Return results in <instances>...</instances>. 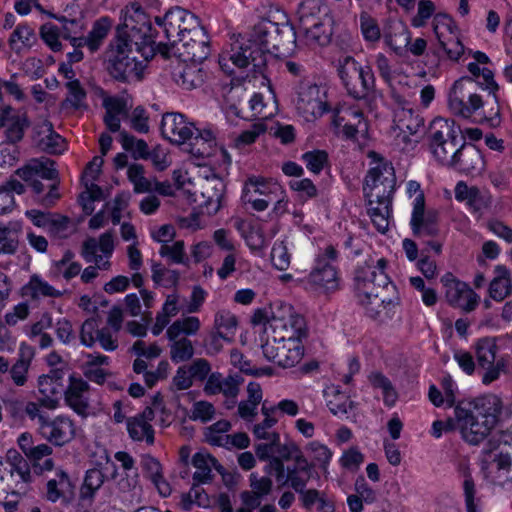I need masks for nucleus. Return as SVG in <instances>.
<instances>
[{
  "label": "nucleus",
  "mask_w": 512,
  "mask_h": 512,
  "mask_svg": "<svg viewBox=\"0 0 512 512\" xmlns=\"http://www.w3.org/2000/svg\"><path fill=\"white\" fill-rule=\"evenodd\" d=\"M278 23L263 19L254 25L246 41L236 40L231 44L229 51L223 52L219 57L222 70L231 75L234 70L228 62L235 67L244 69L252 67L253 73L264 76L267 59L273 50V36L277 32Z\"/></svg>",
  "instance_id": "nucleus-1"
},
{
  "label": "nucleus",
  "mask_w": 512,
  "mask_h": 512,
  "mask_svg": "<svg viewBox=\"0 0 512 512\" xmlns=\"http://www.w3.org/2000/svg\"><path fill=\"white\" fill-rule=\"evenodd\" d=\"M501 409V400L495 395L459 402L455 417L462 438L472 445L481 443L497 424Z\"/></svg>",
  "instance_id": "nucleus-2"
},
{
  "label": "nucleus",
  "mask_w": 512,
  "mask_h": 512,
  "mask_svg": "<svg viewBox=\"0 0 512 512\" xmlns=\"http://www.w3.org/2000/svg\"><path fill=\"white\" fill-rule=\"evenodd\" d=\"M395 185L394 168L387 163H379L371 168L365 177L363 191L367 199V212L373 225L381 233L386 232L389 227Z\"/></svg>",
  "instance_id": "nucleus-3"
},
{
  "label": "nucleus",
  "mask_w": 512,
  "mask_h": 512,
  "mask_svg": "<svg viewBox=\"0 0 512 512\" xmlns=\"http://www.w3.org/2000/svg\"><path fill=\"white\" fill-rule=\"evenodd\" d=\"M122 13L123 23L117 28L118 35L115 40L134 45L145 60L153 58L157 44L151 34V23L142 6L137 2L130 3Z\"/></svg>",
  "instance_id": "nucleus-4"
},
{
  "label": "nucleus",
  "mask_w": 512,
  "mask_h": 512,
  "mask_svg": "<svg viewBox=\"0 0 512 512\" xmlns=\"http://www.w3.org/2000/svg\"><path fill=\"white\" fill-rule=\"evenodd\" d=\"M459 133L460 130L453 120L442 117L433 119L428 127L429 150L434 158L446 167L453 163L454 156L464 141Z\"/></svg>",
  "instance_id": "nucleus-5"
},
{
  "label": "nucleus",
  "mask_w": 512,
  "mask_h": 512,
  "mask_svg": "<svg viewBox=\"0 0 512 512\" xmlns=\"http://www.w3.org/2000/svg\"><path fill=\"white\" fill-rule=\"evenodd\" d=\"M264 334L266 338L277 339V341L302 342V339L308 336V328L304 317L290 304L279 303L275 305L271 317L265 323Z\"/></svg>",
  "instance_id": "nucleus-6"
},
{
  "label": "nucleus",
  "mask_w": 512,
  "mask_h": 512,
  "mask_svg": "<svg viewBox=\"0 0 512 512\" xmlns=\"http://www.w3.org/2000/svg\"><path fill=\"white\" fill-rule=\"evenodd\" d=\"M135 46L126 42L115 40L111 43V54L107 60V71L110 76L120 82L140 81L145 69V60L137 59Z\"/></svg>",
  "instance_id": "nucleus-7"
},
{
  "label": "nucleus",
  "mask_w": 512,
  "mask_h": 512,
  "mask_svg": "<svg viewBox=\"0 0 512 512\" xmlns=\"http://www.w3.org/2000/svg\"><path fill=\"white\" fill-rule=\"evenodd\" d=\"M338 74L351 97L371 102L375 78L369 66H361L353 57L345 56L339 60Z\"/></svg>",
  "instance_id": "nucleus-8"
},
{
  "label": "nucleus",
  "mask_w": 512,
  "mask_h": 512,
  "mask_svg": "<svg viewBox=\"0 0 512 512\" xmlns=\"http://www.w3.org/2000/svg\"><path fill=\"white\" fill-rule=\"evenodd\" d=\"M164 58L172 55L181 62H203L210 54L209 39L205 29L202 36L186 35L170 42L157 44V51Z\"/></svg>",
  "instance_id": "nucleus-9"
},
{
  "label": "nucleus",
  "mask_w": 512,
  "mask_h": 512,
  "mask_svg": "<svg viewBox=\"0 0 512 512\" xmlns=\"http://www.w3.org/2000/svg\"><path fill=\"white\" fill-rule=\"evenodd\" d=\"M326 98L323 86L304 80L297 87L296 110L306 121H314L328 111Z\"/></svg>",
  "instance_id": "nucleus-10"
},
{
  "label": "nucleus",
  "mask_w": 512,
  "mask_h": 512,
  "mask_svg": "<svg viewBox=\"0 0 512 512\" xmlns=\"http://www.w3.org/2000/svg\"><path fill=\"white\" fill-rule=\"evenodd\" d=\"M476 82L469 76L457 80L449 93V109L456 116L469 118L483 106L482 98L473 92Z\"/></svg>",
  "instance_id": "nucleus-11"
},
{
  "label": "nucleus",
  "mask_w": 512,
  "mask_h": 512,
  "mask_svg": "<svg viewBox=\"0 0 512 512\" xmlns=\"http://www.w3.org/2000/svg\"><path fill=\"white\" fill-rule=\"evenodd\" d=\"M163 28L167 42L186 35L202 36L204 30L198 17L181 7L172 8L164 15Z\"/></svg>",
  "instance_id": "nucleus-12"
},
{
  "label": "nucleus",
  "mask_w": 512,
  "mask_h": 512,
  "mask_svg": "<svg viewBox=\"0 0 512 512\" xmlns=\"http://www.w3.org/2000/svg\"><path fill=\"white\" fill-rule=\"evenodd\" d=\"M264 357L280 367L291 368L298 364L304 355V346L300 341H277L266 338L262 344Z\"/></svg>",
  "instance_id": "nucleus-13"
},
{
  "label": "nucleus",
  "mask_w": 512,
  "mask_h": 512,
  "mask_svg": "<svg viewBox=\"0 0 512 512\" xmlns=\"http://www.w3.org/2000/svg\"><path fill=\"white\" fill-rule=\"evenodd\" d=\"M385 272H377L375 267L369 262H365L355 270L354 288L360 304L365 307L370 303L371 298L381 291L383 284L387 283Z\"/></svg>",
  "instance_id": "nucleus-14"
},
{
  "label": "nucleus",
  "mask_w": 512,
  "mask_h": 512,
  "mask_svg": "<svg viewBox=\"0 0 512 512\" xmlns=\"http://www.w3.org/2000/svg\"><path fill=\"white\" fill-rule=\"evenodd\" d=\"M66 371L63 368H52L48 374L38 377V392L42 404L47 410H55L65 390L64 378Z\"/></svg>",
  "instance_id": "nucleus-15"
},
{
  "label": "nucleus",
  "mask_w": 512,
  "mask_h": 512,
  "mask_svg": "<svg viewBox=\"0 0 512 512\" xmlns=\"http://www.w3.org/2000/svg\"><path fill=\"white\" fill-rule=\"evenodd\" d=\"M299 31L309 32L316 25L323 26L322 41L328 34V25H333V20L329 16L326 7H323L319 0H304L298 8Z\"/></svg>",
  "instance_id": "nucleus-16"
},
{
  "label": "nucleus",
  "mask_w": 512,
  "mask_h": 512,
  "mask_svg": "<svg viewBox=\"0 0 512 512\" xmlns=\"http://www.w3.org/2000/svg\"><path fill=\"white\" fill-rule=\"evenodd\" d=\"M37 432L49 443L61 447L75 438L76 427L68 416L58 415L54 418L49 416L42 427H37Z\"/></svg>",
  "instance_id": "nucleus-17"
},
{
  "label": "nucleus",
  "mask_w": 512,
  "mask_h": 512,
  "mask_svg": "<svg viewBox=\"0 0 512 512\" xmlns=\"http://www.w3.org/2000/svg\"><path fill=\"white\" fill-rule=\"evenodd\" d=\"M303 282L306 289L321 293L333 292L339 287L338 272L324 258H317L315 267Z\"/></svg>",
  "instance_id": "nucleus-18"
},
{
  "label": "nucleus",
  "mask_w": 512,
  "mask_h": 512,
  "mask_svg": "<svg viewBox=\"0 0 512 512\" xmlns=\"http://www.w3.org/2000/svg\"><path fill=\"white\" fill-rule=\"evenodd\" d=\"M400 298L397 289L387 277V283L383 284L381 291L375 293L370 303L364 307L367 314L373 319H384L389 317L393 309L399 305Z\"/></svg>",
  "instance_id": "nucleus-19"
},
{
  "label": "nucleus",
  "mask_w": 512,
  "mask_h": 512,
  "mask_svg": "<svg viewBox=\"0 0 512 512\" xmlns=\"http://www.w3.org/2000/svg\"><path fill=\"white\" fill-rule=\"evenodd\" d=\"M448 167L467 175H477L484 170L485 161L481 151L475 145L463 141L454 156L453 163Z\"/></svg>",
  "instance_id": "nucleus-20"
},
{
  "label": "nucleus",
  "mask_w": 512,
  "mask_h": 512,
  "mask_svg": "<svg viewBox=\"0 0 512 512\" xmlns=\"http://www.w3.org/2000/svg\"><path fill=\"white\" fill-rule=\"evenodd\" d=\"M161 133L171 143L181 145L191 138L194 126L181 113H165L161 121Z\"/></svg>",
  "instance_id": "nucleus-21"
},
{
  "label": "nucleus",
  "mask_w": 512,
  "mask_h": 512,
  "mask_svg": "<svg viewBox=\"0 0 512 512\" xmlns=\"http://www.w3.org/2000/svg\"><path fill=\"white\" fill-rule=\"evenodd\" d=\"M14 175H17L23 181L34 180V178L52 182L60 181L55 162L45 157L29 160L24 166L18 168Z\"/></svg>",
  "instance_id": "nucleus-22"
},
{
  "label": "nucleus",
  "mask_w": 512,
  "mask_h": 512,
  "mask_svg": "<svg viewBox=\"0 0 512 512\" xmlns=\"http://www.w3.org/2000/svg\"><path fill=\"white\" fill-rule=\"evenodd\" d=\"M243 377L239 373L229 374L226 377L220 372H213L209 375L203 391L208 396L223 395L232 397L240 393L243 384Z\"/></svg>",
  "instance_id": "nucleus-23"
},
{
  "label": "nucleus",
  "mask_w": 512,
  "mask_h": 512,
  "mask_svg": "<svg viewBox=\"0 0 512 512\" xmlns=\"http://www.w3.org/2000/svg\"><path fill=\"white\" fill-rule=\"evenodd\" d=\"M337 128H342L343 135L347 139H355L358 133H366L368 124L363 118V112L355 108L338 110L333 119Z\"/></svg>",
  "instance_id": "nucleus-24"
},
{
  "label": "nucleus",
  "mask_w": 512,
  "mask_h": 512,
  "mask_svg": "<svg viewBox=\"0 0 512 512\" xmlns=\"http://www.w3.org/2000/svg\"><path fill=\"white\" fill-rule=\"evenodd\" d=\"M105 474L100 468H92L86 471L83 483L79 491L78 505L82 510L78 512H89L93 505L96 492L103 486Z\"/></svg>",
  "instance_id": "nucleus-25"
},
{
  "label": "nucleus",
  "mask_w": 512,
  "mask_h": 512,
  "mask_svg": "<svg viewBox=\"0 0 512 512\" xmlns=\"http://www.w3.org/2000/svg\"><path fill=\"white\" fill-rule=\"evenodd\" d=\"M154 410L146 407L140 414L127 419V430L134 441L145 440L147 444L154 443V429L150 422L154 419Z\"/></svg>",
  "instance_id": "nucleus-26"
},
{
  "label": "nucleus",
  "mask_w": 512,
  "mask_h": 512,
  "mask_svg": "<svg viewBox=\"0 0 512 512\" xmlns=\"http://www.w3.org/2000/svg\"><path fill=\"white\" fill-rule=\"evenodd\" d=\"M446 298L450 305L458 307L465 312L473 311L479 304V296L468 284L461 281H452L446 290Z\"/></svg>",
  "instance_id": "nucleus-27"
},
{
  "label": "nucleus",
  "mask_w": 512,
  "mask_h": 512,
  "mask_svg": "<svg viewBox=\"0 0 512 512\" xmlns=\"http://www.w3.org/2000/svg\"><path fill=\"white\" fill-rule=\"evenodd\" d=\"M88 389L89 385L86 381L71 375L69 377V385L63 392L66 404L77 414L82 416L87 414L89 407L87 397Z\"/></svg>",
  "instance_id": "nucleus-28"
},
{
  "label": "nucleus",
  "mask_w": 512,
  "mask_h": 512,
  "mask_svg": "<svg viewBox=\"0 0 512 512\" xmlns=\"http://www.w3.org/2000/svg\"><path fill=\"white\" fill-rule=\"evenodd\" d=\"M202 62H182L173 72L175 82L185 90H192L203 85L206 72L200 66Z\"/></svg>",
  "instance_id": "nucleus-29"
},
{
  "label": "nucleus",
  "mask_w": 512,
  "mask_h": 512,
  "mask_svg": "<svg viewBox=\"0 0 512 512\" xmlns=\"http://www.w3.org/2000/svg\"><path fill=\"white\" fill-rule=\"evenodd\" d=\"M384 39L386 44L400 57L407 55V46L411 40V34L407 25L399 20L389 21Z\"/></svg>",
  "instance_id": "nucleus-30"
},
{
  "label": "nucleus",
  "mask_w": 512,
  "mask_h": 512,
  "mask_svg": "<svg viewBox=\"0 0 512 512\" xmlns=\"http://www.w3.org/2000/svg\"><path fill=\"white\" fill-rule=\"evenodd\" d=\"M313 465L308 462L302 453L294 457V464L287 466L286 479L283 485L289 484L296 492H302L312 475Z\"/></svg>",
  "instance_id": "nucleus-31"
},
{
  "label": "nucleus",
  "mask_w": 512,
  "mask_h": 512,
  "mask_svg": "<svg viewBox=\"0 0 512 512\" xmlns=\"http://www.w3.org/2000/svg\"><path fill=\"white\" fill-rule=\"evenodd\" d=\"M192 465L196 469L192 476L194 485L212 482L214 478L213 468L219 473H222L224 469L215 457L206 452L195 453L192 457Z\"/></svg>",
  "instance_id": "nucleus-32"
},
{
  "label": "nucleus",
  "mask_w": 512,
  "mask_h": 512,
  "mask_svg": "<svg viewBox=\"0 0 512 512\" xmlns=\"http://www.w3.org/2000/svg\"><path fill=\"white\" fill-rule=\"evenodd\" d=\"M128 179L134 185V191L137 193H145L157 191L160 194H168L167 190L170 189L168 182H157L155 179L151 180L144 176V167L141 164H132L127 171Z\"/></svg>",
  "instance_id": "nucleus-33"
},
{
  "label": "nucleus",
  "mask_w": 512,
  "mask_h": 512,
  "mask_svg": "<svg viewBox=\"0 0 512 512\" xmlns=\"http://www.w3.org/2000/svg\"><path fill=\"white\" fill-rule=\"evenodd\" d=\"M188 152L196 158H207L215 150V138L211 131L194 128L191 138H187Z\"/></svg>",
  "instance_id": "nucleus-34"
},
{
  "label": "nucleus",
  "mask_w": 512,
  "mask_h": 512,
  "mask_svg": "<svg viewBox=\"0 0 512 512\" xmlns=\"http://www.w3.org/2000/svg\"><path fill=\"white\" fill-rule=\"evenodd\" d=\"M225 190L226 185L220 178H213L204 185L202 206L206 209L207 214L214 215L219 211L225 196Z\"/></svg>",
  "instance_id": "nucleus-35"
},
{
  "label": "nucleus",
  "mask_w": 512,
  "mask_h": 512,
  "mask_svg": "<svg viewBox=\"0 0 512 512\" xmlns=\"http://www.w3.org/2000/svg\"><path fill=\"white\" fill-rule=\"evenodd\" d=\"M103 106L106 110L103 118L105 125L111 132L119 131L121 119L128 117L126 101L118 97H108L104 99Z\"/></svg>",
  "instance_id": "nucleus-36"
},
{
  "label": "nucleus",
  "mask_w": 512,
  "mask_h": 512,
  "mask_svg": "<svg viewBox=\"0 0 512 512\" xmlns=\"http://www.w3.org/2000/svg\"><path fill=\"white\" fill-rule=\"evenodd\" d=\"M35 356V349L23 342L20 344L18 358L10 369V375L15 385L23 386L27 382V374Z\"/></svg>",
  "instance_id": "nucleus-37"
},
{
  "label": "nucleus",
  "mask_w": 512,
  "mask_h": 512,
  "mask_svg": "<svg viewBox=\"0 0 512 512\" xmlns=\"http://www.w3.org/2000/svg\"><path fill=\"white\" fill-rule=\"evenodd\" d=\"M29 126L30 121L27 114L16 111L12 108L11 113H9L5 120V124L2 127L4 128V140L9 141L10 143L21 142L25 131Z\"/></svg>",
  "instance_id": "nucleus-38"
},
{
  "label": "nucleus",
  "mask_w": 512,
  "mask_h": 512,
  "mask_svg": "<svg viewBox=\"0 0 512 512\" xmlns=\"http://www.w3.org/2000/svg\"><path fill=\"white\" fill-rule=\"evenodd\" d=\"M22 295L30 298L31 300H39L41 298H59L63 293L47 281L42 279L39 275L33 274L28 283L22 287Z\"/></svg>",
  "instance_id": "nucleus-39"
},
{
  "label": "nucleus",
  "mask_w": 512,
  "mask_h": 512,
  "mask_svg": "<svg viewBox=\"0 0 512 512\" xmlns=\"http://www.w3.org/2000/svg\"><path fill=\"white\" fill-rule=\"evenodd\" d=\"M142 469L157 488L160 495L167 497L171 494V486L164 479L162 473V465L151 455H144L141 458Z\"/></svg>",
  "instance_id": "nucleus-40"
},
{
  "label": "nucleus",
  "mask_w": 512,
  "mask_h": 512,
  "mask_svg": "<svg viewBox=\"0 0 512 512\" xmlns=\"http://www.w3.org/2000/svg\"><path fill=\"white\" fill-rule=\"evenodd\" d=\"M495 277L489 285V295L495 301H503L512 292L510 271L504 265H497L494 269Z\"/></svg>",
  "instance_id": "nucleus-41"
},
{
  "label": "nucleus",
  "mask_w": 512,
  "mask_h": 512,
  "mask_svg": "<svg viewBox=\"0 0 512 512\" xmlns=\"http://www.w3.org/2000/svg\"><path fill=\"white\" fill-rule=\"evenodd\" d=\"M395 127L402 133L414 135L423 126V119L412 108H398L394 114Z\"/></svg>",
  "instance_id": "nucleus-42"
},
{
  "label": "nucleus",
  "mask_w": 512,
  "mask_h": 512,
  "mask_svg": "<svg viewBox=\"0 0 512 512\" xmlns=\"http://www.w3.org/2000/svg\"><path fill=\"white\" fill-rule=\"evenodd\" d=\"M201 323L196 316H187L175 320L166 331L168 340H175L176 338H182L193 336L200 330Z\"/></svg>",
  "instance_id": "nucleus-43"
},
{
  "label": "nucleus",
  "mask_w": 512,
  "mask_h": 512,
  "mask_svg": "<svg viewBox=\"0 0 512 512\" xmlns=\"http://www.w3.org/2000/svg\"><path fill=\"white\" fill-rule=\"evenodd\" d=\"M26 191L24 184L11 176L4 184L0 186V214H5L15 206L13 194H24Z\"/></svg>",
  "instance_id": "nucleus-44"
},
{
  "label": "nucleus",
  "mask_w": 512,
  "mask_h": 512,
  "mask_svg": "<svg viewBox=\"0 0 512 512\" xmlns=\"http://www.w3.org/2000/svg\"><path fill=\"white\" fill-rule=\"evenodd\" d=\"M37 41L34 29L27 24H20L12 32L9 38L11 49L17 54L30 49Z\"/></svg>",
  "instance_id": "nucleus-45"
},
{
  "label": "nucleus",
  "mask_w": 512,
  "mask_h": 512,
  "mask_svg": "<svg viewBox=\"0 0 512 512\" xmlns=\"http://www.w3.org/2000/svg\"><path fill=\"white\" fill-rule=\"evenodd\" d=\"M61 24V36L70 41L74 48L85 46L84 30L85 24L83 18H71L67 20H58Z\"/></svg>",
  "instance_id": "nucleus-46"
},
{
  "label": "nucleus",
  "mask_w": 512,
  "mask_h": 512,
  "mask_svg": "<svg viewBox=\"0 0 512 512\" xmlns=\"http://www.w3.org/2000/svg\"><path fill=\"white\" fill-rule=\"evenodd\" d=\"M277 192L283 194L281 187L277 183H270L260 177H250L244 185L243 193L255 195L257 197L276 198Z\"/></svg>",
  "instance_id": "nucleus-47"
},
{
  "label": "nucleus",
  "mask_w": 512,
  "mask_h": 512,
  "mask_svg": "<svg viewBox=\"0 0 512 512\" xmlns=\"http://www.w3.org/2000/svg\"><path fill=\"white\" fill-rule=\"evenodd\" d=\"M26 182L31 186L33 192L36 195L35 201L45 208L53 207L60 199V193L58 192L60 181L52 182L49 185V191L46 194H43L44 185L39 179L34 178V180H29Z\"/></svg>",
  "instance_id": "nucleus-48"
},
{
  "label": "nucleus",
  "mask_w": 512,
  "mask_h": 512,
  "mask_svg": "<svg viewBox=\"0 0 512 512\" xmlns=\"http://www.w3.org/2000/svg\"><path fill=\"white\" fill-rule=\"evenodd\" d=\"M38 134H44L39 140L38 145L45 152L59 154L64 150V139L53 130L51 123H43Z\"/></svg>",
  "instance_id": "nucleus-49"
},
{
  "label": "nucleus",
  "mask_w": 512,
  "mask_h": 512,
  "mask_svg": "<svg viewBox=\"0 0 512 512\" xmlns=\"http://www.w3.org/2000/svg\"><path fill=\"white\" fill-rule=\"evenodd\" d=\"M111 26L112 22L108 17H101L96 20L88 36H84L83 42H85V46H87L91 52L97 51L107 37Z\"/></svg>",
  "instance_id": "nucleus-50"
},
{
  "label": "nucleus",
  "mask_w": 512,
  "mask_h": 512,
  "mask_svg": "<svg viewBox=\"0 0 512 512\" xmlns=\"http://www.w3.org/2000/svg\"><path fill=\"white\" fill-rule=\"evenodd\" d=\"M483 79L481 85L485 86V89L489 90L490 93L493 94L495 103L490 108L489 115L485 116L486 121L489 122L491 126H497L500 124V108L496 98V91L499 89L498 84L494 81L493 72L488 68H483L482 73L480 75Z\"/></svg>",
  "instance_id": "nucleus-51"
},
{
  "label": "nucleus",
  "mask_w": 512,
  "mask_h": 512,
  "mask_svg": "<svg viewBox=\"0 0 512 512\" xmlns=\"http://www.w3.org/2000/svg\"><path fill=\"white\" fill-rule=\"evenodd\" d=\"M497 344L494 338L485 337L477 341L475 353L478 365L485 368L488 364L496 361Z\"/></svg>",
  "instance_id": "nucleus-52"
},
{
  "label": "nucleus",
  "mask_w": 512,
  "mask_h": 512,
  "mask_svg": "<svg viewBox=\"0 0 512 512\" xmlns=\"http://www.w3.org/2000/svg\"><path fill=\"white\" fill-rule=\"evenodd\" d=\"M460 472L464 478L462 487L466 512H478V505L476 502L477 490L475 481L471 474V470L467 465H463L460 467Z\"/></svg>",
  "instance_id": "nucleus-53"
},
{
  "label": "nucleus",
  "mask_w": 512,
  "mask_h": 512,
  "mask_svg": "<svg viewBox=\"0 0 512 512\" xmlns=\"http://www.w3.org/2000/svg\"><path fill=\"white\" fill-rule=\"evenodd\" d=\"M170 344V359L174 363L186 362L192 359L195 350L193 343L187 337L176 338L169 340Z\"/></svg>",
  "instance_id": "nucleus-54"
},
{
  "label": "nucleus",
  "mask_w": 512,
  "mask_h": 512,
  "mask_svg": "<svg viewBox=\"0 0 512 512\" xmlns=\"http://www.w3.org/2000/svg\"><path fill=\"white\" fill-rule=\"evenodd\" d=\"M231 424L227 420H219L205 429L204 436L207 443L213 446H227L228 434Z\"/></svg>",
  "instance_id": "nucleus-55"
},
{
  "label": "nucleus",
  "mask_w": 512,
  "mask_h": 512,
  "mask_svg": "<svg viewBox=\"0 0 512 512\" xmlns=\"http://www.w3.org/2000/svg\"><path fill=\"white\" fill-rule=\"evenodd\" d=\"M6 462L11 466V476L17 474L24 483L31 479L30 467L27 460L16 450L9 449L6 453Z\"/></svg>",
  "instance_id": "nucleus-56"
},
{
  "label": "nucleus",
  "mask_w": 512,
  "mask_h": 512,
  "mask_svg": "<svg viewBox=\"0 0 512 512\" xmlns=\"http://www.w3.org/2000/svg\"><path fill=\"white\" fill-rule=\"evenodd\" d=\"M119 138L123 149L131 152L134 159H148L149 147L146 141L137 139L126 131H121Z\"/></svg>",
  "instance_id": "nucleus-57"
},
{
  "label": "nucleus",
  "mask_w": 512,
  "mask_h": 512,
  "mask_svg": "<svg viewBox=\"0 0 512 512\" xmlns=\"http://www.w3.org/2000/svg\"><path fill=\"white\" fill-rule=\"evenodd\" d=\"M296 32L289 23L278 24L277 32L273 36V50L280 51L290 49L296 44Z\"/></svg>",
  "instance_id": "nucleus-58"
},
{
  "label": "nucleus",
  "mask_w": 512,
  "mask_h": 512,
  "mask_svg": "<svg viewBox=\"0 0 512 512\" xmlns=\"http://www.w3.org/2000/svg\"><path fill=\"white\" fill-rule=\"evenodd\" d=\"M152 280L156 285L165 288L177 286L179 282V273L176 270L165 268L161 263L152 264Z\"/></svg>",
  "instance_id": "nucleus-59"
},
{
  "label": "nucleus",
  "mask_w": 512,
  "mask_h": 512,
  "mask_svg": "<svg viewBox=\"0 0 512 512\" xmlns=\"http://www.w3.org/2000/svg\"><path fill=\"white\" fill-rule=\"evenodd\" d=\"M74 254L71 251H66L63 257L54 263V275L59 276L60 274L66 280H70L77 276L81 271V265L78 262L72 261Z\"/></svg>",
  "instance_id": "nucleus-60"
},
{
  "label": "nucleus",
  "mask_w": 512,
  "mask_h": 512,
  "mask_svg": "<svg viewBox=\"0 0 512 512\" xmlns=\"http://www.w3.org/2000/svg\"><path fill=\"white\" fill-rule=\"evenodd\" d=\"M18 229L0 224V254H15L18 245Z\"/></svg>",
  "instance_id": "nucleus-61"
},
{
  "label": "nucleus",
  "mask_w": 512,
  "mask_h": 512,
  "mask_svg": "<svg viewBox=\"0 0 512 512\" xmlns=\"http://www.w3.org/2000/svg\"><path fill=\"white\" fill-rule=\"evenodd\" d=\"M66 88L68 89V96L62 102V108L71 107L75 110L81 108L86 98V91L81 86L79 80L67 82Z\"/></svg>",
  "instance_id": "nucleus-62"
},
{
  "label": "nucleus",
  "mask_w": 512,
  "mask_h": 512,
  "mask_svg": "<svg viewBox=\"0 0 512 512\" xmlns=\"http://www.w3.org/2000/svg\"><path fill=\"white\" fill-rule=\"evenodd\" d=\"M159 254L162 257H167L170 262L175 264H188V257L185 253V246L182 240L175 241L173 244H162Z\"/></svg>",
  "instance_id": "nucleus-63"
},
{
  "label": "nucleus",
  "mask_w": 512,
  "mask_h": 512,
  "mask_svg": "<svg viewBox=\"0 0 512 512\" xmlns=\"http://www.w3.org/2000/svg\"><path fill=\"white\" fill-rule=\"evenodd\" d=\"M411 228L414 236L418 238L433 237L438 234L435 221L430 216H419L417 220L411 219Z\"/></svg>",
  "instance_id": "nucleus-64"
}]
</instances>
